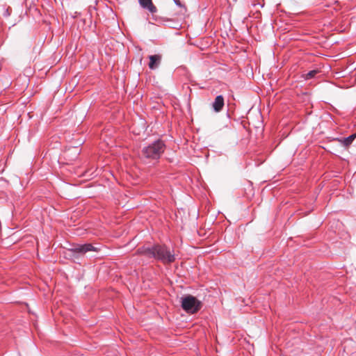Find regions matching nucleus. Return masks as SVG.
I'll return each mask as SVG.
<instances>
[{
	"mask_svg": "<svg viewBox=\"0 0 356 356\" xmlns=\"http://www.w3.org/2000/svg\"><path fill=\"white\" fill-rule=\"evenodd\" d=\"M138 252L148 258H154L164 264H170L175 260V254L165 245H155L152 247L143 246L138 250Z\"/></svg>",
	"mask_w": 356,
	"mask_h": 356,
	"instance_id": "obj_1",
	"label": "nucleus"
},
{
	"mask_svg": "<svg viewBox=\"0 0 356 356\" xmlns=\"http://www.w3.org/2000/svg\"><path fill=\"white\" fill-rule=\"evenodd\" d=\"M165 145L161 140H157L143 149V155L148 159H157L164 152Z\"/></svg>",
	"mask_w": 356,
	"mask_h": 356,
	"instance_id": "obj_2",
	"label": "nucleus"
},
{
	"mask_svg": "<svg viewBox=\"0 0 356 356\" xmlns=\"http://www.w3.org/2000/svg\"><path fill=\"white\" fill-rule=\"evenodd\" d=\"M181 307L187 313L195 314L202 307V302L195 297L188 295L181 298Z\"/></svg>",
	"mask_w": 356,
	"mask_h": 356,
	"instance_id": "obj_3",
	"label": "nucleus"
},
{
	"mask_svg": "<svg viewBox=\"0 0 356 356\" xmlns=\"http://www.w3.org/2000/svg\"><path fill=\"white\" fill-rule=\"evenodd\" d=\"M97 248L92 246L91 244L87 243L83 245H79L72 249V251L75 253H79L83 254L89 251H96Z\"/></svg>",
	"mask_w": 356,
	"mask_h": 356,
	"instance_id": "obj_4",
	"label": "nucleus"
},
{
	"mask_svg": "<svg viewBox=\"0 0 356 356\" xmlns=\"http://www.w3.org/2000/svg\"><path fill=\"white\" fill-rule=\"evenodd\" d=\"M162 56L160 54H154L149 56V62L148 66L151 70L156 69L161 62Z\"/></svg>",
	"mask_w": 356,
	"mask_h": 356,
	"instance_id": "obj_5",
	"label": "nucleus"
},
{
	"mask_svg": "<svg viewBox=\"0 0 356 356\" xmlns=\"http://www.w3.org/2000/svg\"><path fill=\"white\" fill-rule=\"evenodd\" d=\"M224 106V98L222 95L216 97L212 104V107L216 112H220Z\"/></svg>",
	"mask_w": 356,
	"mask_h": 356,
	"instance_id": "obj_6",
	"label": "nucleus"
},
{
	"mask_svg": "<svg viewBox=\"0 0 356 356\" xmlns=\"http://www.w3.org/2000/svg\"><path fill=\"white\" fill-rule=\"evenodd\" d=\"M142 7L147 8L150 12L156 11V7L153 5L152 0H138Z\"/></svg>",
	"mask_w": 356,
	"mask_h": 356,
	"instance_id": "obj_7",
	"label": "nucleus"
},
{
	"mask_svg": "<svg viewBox=\"0 0 356 356\" xmlns=\"http://www.w3.org/2000/svg\"><path fill=\"white\" fill-rule=\"evenodd\" d=\"M356 138V134H352L350 136H349L348 137L344 138L343 140V143L345 146H348L350 145L353 141L354 140V139Z\"/></svg>",
	"mask_w": 356,
	"mask_h": 356,
	"instance_id": "obj_8",
	"label": "nucleus"
},
{
	"mask_svg": "<svg viewBox=\"0 0 356 356\" xmlns=\"http://www.w3.org/2000/svg\"><path fill=\"white\" fill-rule=\"evenodd\" d=\"M318 72V70H311L305 75V79H310L312 78H314L316 76V74H317Z\"/></svg>",
	"mask_w": 356,
	"mask_h": 356,
	"instance_id": "obj_9",
	"label": "nucleus"
},
{
	"mask_svg": "<svg viewBox=\"0 0 356 356\" xmlns=\"http://www.w3.org/2000/svg\"><path fill=\"white\" fill-rule=\"evenodd\" d=\"M174 1H175V3L177 6H181V2H180V1H179V0H174Z\"/></svg>",
	"mask_w": 356,
	"mask_h": 356,
	"instance_id": "obj_10",
	"label": "nucleus"
}]
</instances>
